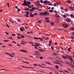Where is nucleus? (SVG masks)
<instances>
[{
    "label": "nucleus",
    "mask_w": 74,
    "mask_h": 74,
    "mask_svg": "<svg viewBox=\"0 0 74 74\" xmlns=\"http://www.w3.org/2000/svg\"><path fill=\"white\" fill-rule=\"evenodd\" d=\"M69 8L71 9L72 10H74V5L73 4H71V7H69Z\"/></svg>",
    "instance_id": "obj_5"
},
{
    "label": "nucleus",
    "mask_w": 74,
    "mask_h": 74,
    "mask_svg": "<svg viewBox=\"0 0 74 74\" xmlns=\"http://www.w3.org/2000/svg\"><path fill=\"white\" fill-rule=\"evenodd\" d=\"M70 66H71V67H73V68H74V65L71 64L70 65Z\"/></svg>",
    "instance_id": "obj_24"
},
{
    "label": "nucleus",
    "mask_w": 74,
    "mask_h": 74,
    "mask_svg": "<svg viewBox=\"0 0 74 74\" xmlns=\"http://www.w3.org/2000/svg\"><path fill=\"white\" fill-rule=\"evenodd\" d=\"M56 59H58V60H61V59H60V57H56Z\"/></svg>",
    "instance_id": "obj_19"
},
{
    "label": "nucleus",
    "mask_w": 74,
    "mask_h": 74,
    "mask_svg": "<svg viewBox=\"0 0 74 74\" xmlns=\"http://www.w3.org/2000/svg\"><path fill=\"white\" fill-rule=\"evenodd\" d=\"M17 38H18V39H20L21 38V37H19L18 36H17Z\"/></svg>",
    "instance_id": "obj_62"
},
{
    "label": "nucleus",
    "mask_w": 74,
    "mask_h": 74,
    "mask_svg": "<svg viewBox=\"0 0 74 74\" xmlns=\"http://www.w3.org/2000/svg\"><path fill=\"white\" fill-rule=\"evenodd\" d=\"M60 3H61L60 2H58L56 3V4L57 5H59V4H60Z\"/></svg>",
    "instance_id": "obj_22"
},
{
    "label": "nucleus",
    "mask_w": 74,
    "mask_h": 74,
    "mask_svg": "<svg viewBox=\"0 0 74 74\" xmlns=\"http://www.w3.org/2000/svg\"><path fill=\"white\" fill-rule=\"evenodd\" d=\"M17 45L18 47H21V45H20L19 44H17Z\"/></svg>",
    "instance_id": "obj_50"
},
{
    "label": "nucleus",
    "mask_w": 74,
    "mask_h": 74,
    "mask_svg": "<svg viewBox=\"0 0 74 74\" xmlns=\"http://www.w3.org/2000/svg\"><path fill=\"white\" fill-rule=\"evenodd\" d=\"M56 60V61H57V62H60V63L63 62V61L62 60Z\"/></svg>",
    "instance_id": "obj_13"
},
{
    "label": "nucleus",
    "mask_w": 74,
    "mask_h": 74,
    "mask_svg": "<svg viewBox=\"0 0 74 74\" xmlns=\"http://www.w3.org/2000/svg\"><path fill=\"white\" fill-rule=\"evenodd\" d=\"M25 16L27 17V18H28L29 17V15L28 14H25Z\"/></svg>",
    "instance_id": "obj_33"
},
{
    "label": "nucleus",
    "mask_w": 74,
    "mask_h": 74,
    "mask_svg": "<svg viewBox=\"0 0 74 74\" xmlns=\"http://www.w3.org/2000/svg\"><path fill=\"white\" fill-rule=\"evenodd\" d=\"M36 5H38V6L37 8H35L36 10H38L39 11H41L42 10V9H40V8H42V6L40 5V3L38 2L36 3Z\"/></svg>",
    "instance_id": "obj_1"
},
{
    "label": "nucleus",
    "mask_w": 74,
    "mask_h": 74,
    "mask_svg": "<svg viewBox=\"0 0 74 74\" xmlns=\"http://www.w3.org/2000/svg\"><path fill=\"white\" fill-rule=\"evenodd\" d=\"M29 43H31V44H32V45L33 46H34V47H35V45H33V43H32V42H29Z\"/></svg>",
    "instance_id": "obj_21"
},
{
    "label": "nucleus",
    "mask_w": 74,
    "mask_h": 74,
    "mask_svg": "<svg viewBox=\"0 0 74 74\" xmlns=\"http://www.w3.org/2000/svg\"><path fill=\"white\" fill-rule=\"evenodd\" d=\"M53 6H54V7L56 6V3H54Z\"/></svg>",
    "instance_id": "obj_61"
},
{
    "label": "nucleus",
    "mask_w": 74,
    "mask_h": 74,
    "mask_svg": "<svg viewBox=\"0 0 74 74\" xmlns=\"http://www.w3.org/2000/svg\"><path fill=\"white\" fill-rule=\"evenodd\" d=\"M35 10V8L34 7H33L30 10V11H33V10Z\"/></svg>",
    "instance_id": "obj_14"
},
{
    "label": "nucleus",
    "mask_w": 74,
    "mask_h": 74,
    "mask_svg": "<svg viewBox=\"0 0 74 74\" xmlns=\"http://www.w3.org/2000/svg\"><path fill=\"white\" fill-rule=\"evenodd\" d=\"M52 42V40H51L49 42V44H51V43Z\"/></svg>",
    "instance_id": "obj_54"
},
{
    "label": "nucleus",
    "mask_w": 74,
    "mask_h": 74,
    "mask_svg": "<svg viewBox=\"0 0 74 74\" xmlns=\"http://www.w3.org/2000/svg\"><path fill=\"white\" fill-rule=\"evenodd\" d=\"M33 16H34V14H31V15H30V17H33Z\"/></svg>",
    "instance_id": "obj_37"
},
{
    "label": "nucleus",
    "mask_w": 74,
    "mask_h": 74,
    "mask_svg": "<svg viewBox=\"0 0 74 74\" xmlns=\"http://www.w3.org/2000/svg\"><path fill=\"white\" fill-rule=\"evenodd\" d=\"M51 26H53L54 25V23H53V22H51Z\"/></svg>",
    "instance_id": "obj_23"
},
{
    "label": "nucleus",
    "mask_w": 74,
    "mask_h": 74,
    "mask_svg": "<svg viewBox=\"0 0 74 74\" xmlns=\"http://www.w3.org/2000/svg\"><path fill=\"white\" fill-rule=\"evenodd\" d=\"M70 16H71V18H74V15H73L72 14H71L70 15Z\"/></svg>",
    "instance_id": "obj_18"
},
{
    "label": "nucleus",
    "mask_w": 74,
    "mask_h": 74,
    "mask_svg": "<svg viewBox=\"0 0 74 74\" xmlns=\"http://www.w3.org/2000/svg\"><path fill=\"white\" fill-rule=\"evenodd\" d=\"M20 30L21 31H23V29L22 28H21L20 29Z\"/></svg>",
    "instance_id": "obj_64"
},
{
    "label": "nucleus",
    "mask_w": 74,
    "mask_h": 74,
    "mask_svg": "<svg viewBox=\"0 0 74 74\" xmlns=\"http://www.w3.org/2000/svg\"><path fill=\"white\" fill-rule=\"evenodd\" d=\"M71 49V48L70 47L68 49V50L69 51V52H70V49Z\"/></svg>",
    "instance_id": "obj_46"
},
{
    "label": "nucleus",
    "mask_w": 74,
    "mask_h": 74,
    "mask_svg": "<svg viewBox=\"0 0 74 74\" xmlns=\"http://www.w3.org/2000/svg\"><path fill=\"white\" fill-rule=\"evenodd\" d=\"M27 69H33V68L32 67H27Z\"/></svg>",
    "instance_id": "obj_57"
},
{
    "label": "nucleus",
    "mask_w": 74,
    "mask_h": 74,
    "mask_svg": "<svg viewBox=\"0 0 74 74\" xmlns=\"http://www.w3.org/2000/svg\"><path fill=\"white\" fill-rule=\"evenodd\" d=\"M67 3H71V1L70 0H68L66 1Z\"/></svg>",
    "instance_id": "obj_20"
},
{
    "label": "nucleus",
    "mask_w": 74,
    "mask_h": 74,
    "mask_svg": "<svg viewBox=\"0 0 74 74\" xmlns=\"http://www.w3.org/2000/svg\"><path fill=\"white\" fill-rule=\"evenodd\" d=\"M24 3L23 4V5H24L25 6H26V5H27V6H28V7H29V6H30V5H29L27 4V3L26 2V1H24Z\"/></svg>",
    "instance_id": "obj_4"
},
{
    "label": "nucleus",
    "mask_w": 74,
    "mask_h": 74,
    "mask_svg": "<svg viewBox=\"0 0 74 74\" xmlns=\"http://www.w3.org/2000/svg\"><path fill=\"white\" fill-rule=\"evenodd\" d=\"M48 5H51V6H52V5H53V4L52 5V4H51L49 3L48 4Z\"/></svg>",
    "instance_id": "obj_55"
},
{
    "label": "nucleus",
    "mask_w": 74,
    "mask_h": 74,
    "mask_svg": "<svg viewBox=\"0 0 74 74\" xmlns=\"http://www.w3.org/2000/svg\"><path fill=\"white\" fill-rule=\"evenodd\" d=\"M3 41H4L5 42H8V41H9V40H3Z\"/></svg>",
    "instance_id": "obj_40"
},
{
    "label": "nucleus",
    "mask_w": 74,
    "mask_h": 74,
    "mask_svg": "<svg viewBox=\"0 0 74 74\" xmlns=\"http://www.w3.org/2000/svg\"><path fill=\"white\" fill-rule=\"evenodd\" d=\"M54 72H55V74H58V72H57V71H55Z\"/></svg>",
    "instance_id": "obj_58"
},
{
    "label": "nucleus",
    "mask_w": 74,
    "mask_h": 74,
    "mask_svg": "<svg viewBox=\"0 0 74 74\" xmlns=\"http://www.w3.org/2000/svg\"><path fill=\"white\" fill-rule=\"evenodd\" d=\"M35 45H36L37 47H39V46H40L41 45H40V44L36 43L35 44Z\"/></svg>",
    "instance_id": "obj_10"
},
{
    "label": "nucleus",
    "mask_w": 74,
    "mask_h": 74,
    "mask_svg": "<svg viewBox=\"0 0 74 74\" xmlns=\"http://www.w3.org/2000/svg\"><path fill=\"white\" fill-rule=\"evenodd\" d=\"M21 67H25V68H27V67L26 66H21Z\"/></svg>",
    "instance_id": "obj_47"
},
{
    "label": "nucleus",
    "mask_w": 74,
    "mask_h": 74,
    "mask_svg": "<svg viewBox=\"0 0 74 74\" xmlns=\"http://www.w3.org/2000/svg\"><path fill=\"white\" fill-rule=\"evenodd\" d=\"M70 30H74V27H72L70 28Z\"/></svg>",
    "instance_id": "obj_17"
},
{
    "label": "nucleus",
    "mask_w": 74,
    "mask_h": 74,
    "mask_svg": "<svg viewBox=\"0 0 74 74\" xmlns=\"http://www.w3.org/2000/svg\"><path fill=\"white\" fill-rule=\"evenodd\" d=\"M40 59H43V58L42 57H40Z\"/></svg>",
    "instance_id": "obj_60"
},
{
    "label": "nucleus",
    "mask_w": 74,
    "mask_h": 74,
    "mask_svg": "<svg viewBox=\"0 0 74 74\" xmlns=\"http://www.w3.org/2000/svg\"><path fill=\"white\" fill-rule=\"evenodd\" d=\"M38 66L39 67H42V68H45V67H44L43 66H42L41 65H40V64H38Z\"/></svg>",
    "instance_id": "obj_25"
},
{
    "label": "nucleus",
    "mask_w": 74,
    "mask_h": 74,
    "mask_svg": "<svg viewBox=\"0 0 74 74\" xmlns=\"http://www.w3.org/2000/svg\"><path fill=\"white\" fill-rule=\"evenodd\" d=\"M66 57L67 58H71V57H70V56H66Z\"/></svg>",
    "instance_id": "obj_27"
},
{
    "label": "nucleus",
    "mask_w": 74,
    "mask_h": 74,
    "mask_svg": "<svg viewBox=\"0 0 74 74\" xmlns=\"http://www.w3.org/2000/svg\"><path fill=\"white\" fill-rule=\"evenodd\" d=\"M47 3V1H45L43 2V3Z\"/></svg>",
    "instance_id": "obj_42"
},
{
    "label": "nucleus",
    "mask_w": 74,
    "mask_h": 74,
    "mask_svg": "<svg viewBox=\"0 0 74 74\" xmlns=\"http://www.w3.org/2000/svg\"><path fill=\"white\" fill-rule=\"evenodd\" d=\"M34 15H35L36 16V15H37V13H34Z\"/></svg>",
    "instance_id": "obj_38"
},
{
    "label": "nucleus",
    "mask_w": 74,
    "mask_h": 74,
    "mask_svg": "<svg viewBox=\"0 0 74 74\" xmlns=\"http://www.w3.org/2000/svg\"><path fill=\"white\" fill-rule=\"evenodd\" d=\"M17 10H18L17 11L18 12H19V11H21V10L19 8L17 9Z\"/></svg>",
    "instance_id": "obj_36"
},
{
    "label": "nucleus",
    "mask_w": 74,
    "mask_h": 74,
    "mask_svg": "<svg viewBox=\"0 0 74 74\" xmlns=\"http://www.w3.org/2000/svg\"><path fill=\"white\" fill-rule=\"evenodd\" d=\"M63 17H64V18H66L67 16H66V15H62Z\"/></svg>",
    "instance_id": "obj_41"
},
{
    "label": "nucleus",
    "mask_w": 74,
    "mask_h": 74,
    "mask_svg": "<svg viewBox=\"0 0 74 74\" xmlns=\"http://www.w3.org/2000/svg\"><path fill=\"white\" fill-rule=\"evenodd\" d=\"M54 16L55 18H59L60 16L58 14H56L54 15Z\"/></svg>",
    "instance_id": "obj_9"
},
{
    "label": "nucleus",
    "mask_w": 74,
    "mask_h": 74,
    "mask_svg": "<svg viewBox=\"0 0 74 74\" xmlns=\"http://www.w3.org/2000/svg\"><path fill=\"white\" fill-rule=\"evenodd\" d=\"M35 53H39V52H38V51H35Z\"/></svg>",
    "instance_id": "obj_39"
},
{
    "label": "nucleus",
    "mask_w": 74,
    "mask_h": 74,
    "mask_svg": "<svg viewBox=\"0 0 74 74\" xmlns=\"http://www.w3.org/2000/svg\"><path fill=\"white\" fill-rule=\"evenodd\" d=\"M62 27L64 28H67V27H69V25L66 23H64L62 24Z\"/></svg>",
    "instance_id": "obj_2"
},
{
    "label": "nucleus",
    "mask_w": 74,
    "mask_h": 74,
    "mask_svg": "<svg viewBox=\"0 0 74 74\" xmlns=\"http://www.w3.org/2000/svg\"><path fill=\"white\" fill-rule=\"evenodd\" d=\"M6 26H7V27H8V28H9V27H10V26L6 24Z\"/></svg>",
    "instance_id": "obj_51"
},
{
    "label": "nucleus",
    "mask_w": 74,
    "mask_h": 74,
    "mask_svg": "<svg viewBox=\"0 0 74 74\" xmlns=\"http://www.w3.org/2000/svg\"><path fill=\"white\" fill-rule=\"evenodd\" d=\"M31 4V2H27V4Z\"/></svg>",
    "instance_id": "obj_31"
},
{
    "label": "nucleus",
    "mask_w": 74,
    "mask_h": 74,
    "mask_svg": "<svg viewBox=\"0 0 74 74\" xmlns=\"http://www.w3.org/2000/svg\"><path fill=\"white\" fill-rule=\"evenodd\" d=\"M53 63H55V64H57V62H56V61H53Z\"/></svg>",
    "instance_id": "obj_43"
},
{
    "label": "nucleus",
    "mask_w": 74,
    "mask_h": 74,
    "mask_svg": "<svg viewBox=\"0 0 74 74\" xmlns=\"http://www.w3.org/2000/svg\"><path fill=\"white\" fill-rule=\"evenodd\" d=\"M71 38L72 39H74V37H73L71 36Z\"/></svg>",
    "instance_id": "obj_63"
},
{
    "label": "nucleus",
    "mask_w": 74,
    "mask_h": 74,
    "mask_svg": "<svg viewBox=\"0 0 74 74\" xmlns=\"http://www.w3.org/2000/svg\"><path fill=\"white\" fill-rule=\"evenodd\" d=\"M25 12L26 13L27 15H29L30 13H29V12Z\"/></svg>",
    "instance_id": "obj_30"
},
{
    "label": "nucleus",
    "mask_w": 74,
    "mask_h": 74,
    "mask_svg": "<svg viewBox=\"0 0 74 74\" xmlns=\"http://www.w3.org/2000/svg\"><path fill=\"white\" fill-rule=\"evenodd\" d=\"M46 22H50V21H49V20H46Z\"/></svg>",
    "instance_id": "obj_52"
},
{
    "label": "nucleus",
    "mask_w": 74,
    "mask_h": 74,
    "mask_svg": "<svg viewBox=\"0 0 74 74\" xmlns=\"http://www.w3.org/2000/svg\"><path fill=\"white\" fill-rule=\"evenodd\" d=\"M65 72L66 73H68V74H69V72L67 71H66L65 70H64Z\"/></svg>",
    "instance_id": "obj_34"
},
{
    "label": "nucleus",
    "mask_w": 74,
    "mask_h": 74,
    "mask_svg": "<svg viewBox=\"0 0 74 74\" xmlns=\"http://www.w3.org/2000/svg\"><path fill=\"white\" fill-rule=\"evenodd\" d=\"M66 64H69L70 65V64H71L69 62H66Z\"/></svg>",
    "instance_id": "obj_32"
},
{
    "label": "nucleus",
    "mask_w": 74,
    "mask_h": 74,
    "mask_svg": "<svg viewBox=\"0 0 74 74\" xmlns=\"http://www.w3.org/2000/svg\"><path fill=\"white\" fill-rule=\"evenodd\" d=\"M26 37H29L30 38H32V37L29 36H26Z\"/></svg>",
    "instance_id": "obj_49"
},
{
    "label": "nucleus",
    "mask_w": 74,
    "mask_h": 74,
    "mask_svg": "<svg viewBox=\"0 0 74 74\" xmlns=\"http://www.w3.org/2000/svg\"><path fill=\"white\" fill-rule=\"evenodd\" d=\"M20 51L23 52H26L27 53V51H24V50H20Z\"/></svg>",
    "instance_id": "obj_16"
},
{
    "label": "nucleus",
    "mask_w": 74,
    "mask_h": 74,
    "mask_svg": "<svg viewBox=\"0 0 74 74\" xmlns=\"http://www.w3.org/2000/svg\"><path fill=\"white\" fill-rule=\"evenodd\" d=\"M18 22H21V20H20L19 19H18Z\"/></svg>",
    "instance_id": "obj_35"
},
{
    "label": "nucleus",
    "mask_w": 74,
    "mask_h": 74,
    "mask_svg": "<svg viewBox=\"0 0 74 74\" xmlns=\"http://www.w3.org/2000/svg\"><path fill=\"white\" fill-rule=\"evenodd\" d=\"M62 57L63 59H67V57H66L65 56L63 55L62 56Z\"/></svg>",
    "instance_id": "obj_15"
},
{
    "label": "nucleus",
    "mask_w": 74,
    "mask_h": 74,
    "mask_svg": "<svg viewBox=\"0 0 74 74\" xmlns=\"http://www.w3.org/2000/svg\"><path fill=\"white\" fill-rule=\"evenodd\" d=\"M49 11L50 12H53V10H49Z\"/></svg>",
    "instance_id": "obj_44"
},
{
    "label": "nucleus",
    "mask_w": 74,
    "mask_h": 74,
    "mask_svg": "<svg viewBox=\"0 0 74 74\" xmlns=\"http://www.w3.org/2000/svg\"><path fill=\"white\" fill-rule=\"evenodd\" d=\"M69 60L71 61H73V58H71V57L69 58Z\"/></svg>",
    "instance_id": "obj_26"
},
{
    "label": "nucleus",
    "mask_w": 74,
    "mask_h": 74,
    "mask_svg": "<svg viewBox=\"0 0 74 74\" xmlns=\"http://www.w3.org/2000/svg\"><path fill=\"white\" fill-rule=\"evenodd\" d=\"M67 70H68L69 71H71V69H70V68L67 69Z\"/></svg>",
    "instance_id": "obj_53"
},
{
    "label": "nucleus",
    "mask_w": 74,
    "mask_h": 74,
    "mask_svg": "<svg viewBox=\"0 0 74 74\" xmlns=\"http://www.w3.org/2000/svg\"><path fill=\"white\" fill-rule=\"evenodd\" d=\"M45 63H46V64H49V65H52V64L48 62H45Z\"/></svg>",
    "instance_id": "obj_11"
},
{
    "label": "nucleus",
    "mask_w": 74,
    "mask_h": 74,
    "mask_svg": "<svg viewBox=\"0 0 74 74\" xmlns=\"http://www.w3.org/2000/svg\"><path fill=\"white\" fill-rule=\"evenodd\" d=\"M34 38L35 40H40V41H42L43 40V39H41V38H37L36 37H35Z\"/></svg>",
    "instance_id": "obj_6"
},
{
    "label": "nucleus",
    "mask_w": 74,
    "mask_h": 74,
    "mask_svg": "<svg viewBox=\"0 0 74 74\" xmlns=\"http://www.w3.org/2000/svg\"><path fill=\"white\" fill-rule=\"evenodd\" d=\"M24 59H25V60H28V59L26 58H24Z\"/></svg>",
    "instance_id": "obj_59"
},
{
    "label": "nucleus",
    "mask_w": 74,
    "mask_h": 74,
    "mask_svg": "<svg viewBox=\"0 0 74 74\" xmlns=\"http://www.w3.org/2000/svg\"><path fill=\"white\" fill-rule=\"evenodd\" d=\"M5 54H7V55H9V56H10V57H12V58H14V56H12V54L10 53H4Z\"/></svg>",
    "instance_id": "obj_7"
},
{
    "label": "nucleus",
    "mask_w": 74,
    "mask_h": 74,
    "mask_svg": "<svg viewBox=\"0 0 74 74\" xmlns=\"http://www.w3.org/2000/svg\"><path fill=\"white\" fill-rule=\"evenodd\" d=\"M17 35L18 36H21V34H17Z\"/></svg>",
    "instance_id": "obj_56"
},
{
    "label": "nucleus",
    "mask_w": 74,
    "mask_h": 74,
    "mask_svg": "<svg viewBox=\"0 0 74 74\" xmlns=\"http://www.w3.org/2000/svg\"><path fill=\"white\" fill-rule=\"evenodd\" d=\"M9 21L10 22V23H14L12 22V20H11V18H9Z\"/></svg>",
    "instance_id": "obj_12"
},
{
    "label": "nucleus",
    "mask_w": 74,
    "mask_h": 74,
    "mask_svg": "<svg viewBox=\"0 0 74 74\" xmlns=\"http://www.w3.org/2000/svg\"><path fill=\"white\" fill-rule=\"evenodd\" d=\"M39 51L40 52H42V51H45V50H42V49H39Z\"/></svg>",
    "instance_id": "obj_29"
},
{
    "label": "nucleus",
    "mask_w": 74,
    "mask_h": 74,
    "mask_svg": "<svg viewBox=\"0 0 74 74\" xmlns=\"http://www.w3.org/2000/svg\"><path fill=\"white\" fill-rule=\"evenodd\" d=\"M41 65H42V66H46V65H45V64L44 63H42L41 64Z\"/></svg>",
    "instance_id": "obj_28"
},
{
    "label": "nucleus",
    "mask_w": 74,
    "mask_h": 74,
    "mask_svg": "<svg viewBox=\"0 0 74 74\" xmlns=\"http://www.w3.org/2000/svg\"><path fill=\"white\" fill-rule=\"evenodd\" d=\"M53 55H54L55 56H57V55H58V54L54 53V54H53Z\"/></svg>",
    "instance_id": "obj_45"
},
{
    "label": "nucleus",
    "mask_w": 74,
    "mask_h": 74,
    "mask_svg": "<svg viewBox=\"0 0 74 74\" xmlns=\"http://www.w3.org/2000/svg\"><path fill=\"white\" fill-rule=\"evenodd\" d=\"M66 21H67L68 22H71V19L69 18H67L66 19Z\"/></svg>",
    "instance_id": "obj_8"
},
{
    "label": "nucleus",
    "mask_w": 74,
    "mask_h": 74,
    "mask_svg": "<svg viewBox=\"0 0 74 74\" xmlns=\"http://www.w3.org/2000/svg\"><path fill=\"white\" fill-rule=\"evenodd\" d=\"M49 13H48V12L47 11L45 12H41L40 13V15H44V16H45V15H48L49 14Z\"/></svg>",
    "instance_id": "obj_3"
},
{
    "label": "nucleus",
    "mask_w": 74,
    "mask_h": 74,
    "mask_svg": "<svg viewBox=\"0 0 74 74\" xmlns=\"http://www.w3.org/2000/svg\"><path fill=\"white\" fill-rule=\"evenodd\" d=\"M56 68V69H58L59 68V67L58 66H55Z\"/></svg>",
    "instance_id": "obj_48"
}]
</instances>
